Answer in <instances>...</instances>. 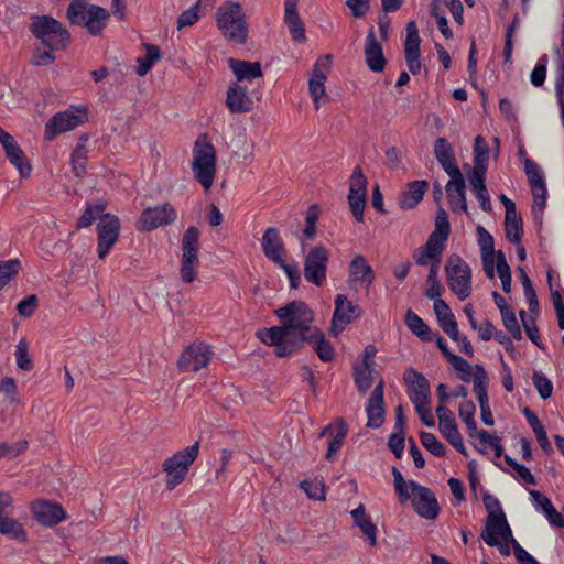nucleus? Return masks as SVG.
Segmentation results:
<instances>
[{"mask_svg": "<svg viewBox=\"0 0 564 564\" xmlns=\"http://www.w3.org/2000/svg\"><path fill=\"white\" fill-rule=\"evenodd\" d=\"M282 326L258 332L260 340L275 347V355L286 357L296 351L305 337L316 327H312L313 311L302 301H293L275 311Z\"/></svg>", "mask_w": 564, "mask_h": 564, "instance_id": "f257e3e1", "label": "nucleus"}, {"mask_svg": "<svg viewBox=\"0 0 564 564\" xmlns=\"http://www.w3.org/2000/svg\"><path fill=\"white\" fill-rule=\"evenodd\" d=\"M449 229L451 226L447 214L443 208H440L436 214L434 230L429 236L425 245L413 252V259L417 265L423 267L429 263L431 264L426 279L427 289L425 295L434 301L441 299L442 294V285L438 282V271Z\"/></svg>", "mask_w": 564, "mask_h": 564, "instance_id": "f03ea898", "label": "nucleus"}, {"mask_svg": "<svg viewBox=\"0 0 564 564\" xmlns=\"http://www.w3.org/2000/svg\"><path fill=\"white\" fill-rule=\"evenodd\" d=\"M217 29L228 41L243 44L248 37V25L242 4L227 0L215 12Z\"/></svg>", "mask_w": 564, "mask_h": 564, "instance_id": "7ed1b4c3", "label": "nucleus"}, {"mask_svg": "<svg viewBox=\"0 0 564 564\" xmlns=\"http://www.w3.org/2000/svg\"><path fill=\"white\" fill-rule=\"evenodd\" d=\"M192 171L205 191L213 186L216 176V149L206 137L198 138L195 142Z\"/></svg>", "mask_w": 564, "mask_h": 564, "instance_id": "20e7f679", "label": "nucleus"}, {"mask_svg": "<svg viewBox=\"0 0 564 564\" xmlns=\"http://www.w3.org/2000/svg\"><path fill=\"white\" fill-rule=\"evenodd\" d=\"M481 539L487 545L497 547L502 556H509L514 542H518L505 513L488 514Z\"/></svg>", "mask_w": 564, "mask_h": 564, "instance_id": "39448f33", "label": "nucleus"}, {"mask_svg": "<svg viewBox=\"0 0 564 564\" xmlns=\"http://www.w3.org/2000/svg\"><path fill=\"white\" fill-rule=\"evenodd\" d=\"M70 23L85 25L93 35L99 34L109 18L108 11L87 4L86 0H73L67 9Z\"/></svg>", "mask_w": 564, "mask_h": 564, "instance_id": "423d86ee", "label": "nucleus"}, {"mask_svg": "<svg viewBox=\"0 0 564 564\" xmlns=\"http://www.w3.org/2000/svg\"><path fill=\"white\" fill-rule=\"evenodd\" d=\"M31 30L34 36L51 51L64 48L69 41L66 29L57 20L46 15L33 18Z\"/></svg>", "mask_w": 564, "mask_h": 564, "instance_id": "0eeeda50", "label": "nucleus"}, {"mask_svg": "<svg viewBox=\"0 0 564 564\" xmlns=\"http://www.w3.org/2000/svg\"><path fill=\"white\" fill-rule=\"evenodd\" d=\"M198 453L199 443L196 442L164 460L162 468L166 474V487L170 490L184 481L188 467L197 458Z\"/></svg>", "mask_w": 564, "mask_h": 564, "instance_id": "6e6552de", "label": "nucleus"}, {"mask_svg": "<svg viewBox=\"0 0 564 564\" xmlns=\"http://www.w3.org/2000/svg\"><path fill=\"white\" fill-rule=\"evenodd\" d=\"M445 274L449 290L460 301L471 295V269L459 256L452 254L447 259Z\"/></svg>", "mask_w": 564, "mask_h": 564, "instance_id": "1a4fd4ad", "label": "nucleus"}, {"mask_svg": "<svg viewBox=\"0 0 564 564\" xmlns=\"http://www.w3.org/2000/svg\"><path fill=\"white\" fill-rule=\"evenodd\" d=\"M199 230L189 227L182 238L180 275L184 283H192L197 275Z\"/></svg>", "mask_w": 564, "mask_h": 564, "instance_id": "9d476101", "label": "nucleus"}, {"mask_svg": "<svg viewBox=\"0 0 564 564\" xmlns=\"http://www.w3.org/2000/svg\"><path fill=\"white\" fill-rule=\"evenodd\" d=\"M87 121V111L84 107H72L54 115L45 124L44 138L53 140L61 133L74 130Z\"/></svg>", "mask_w": 564, "mask_h": 564, "instance_id": "9b49d317", "label": "nucleus"}, {"mask_svg": "<svg viewBox=\"0 0 564 564\" xmlns=\"http://www.w3.org/2000/svg\"><path fill=\"white\" fill-rule=\"evenodd\" d=\"M524 172L533 196L532 213L535 217L542 215L546 200L547 189L542 169L531 159H524Z\"/></svg>", "mask_w": 564, "mask_h": 564, "instance_id": "f8f14e48", "label": "nucleus"}, {"mask_svg": "<svg viewBox=\"0 0 564 564\" xmlns=\"http://www.w3.org/2000/svg\"><path fill=\"white\" fill-rule=\"evenodd\" d=\"M329 250L322 246L313 247L306 254L304 261V278L307 282L321 286L326 281Z\"/></svg>", "mask_w": 564, "mask_h": 564, "instance_id": "ddd939ff", "label": "nucleus"}, {"mask_svg": "<svg viewBox=\"0 0 564 564\" xmlns=\"http://www.w3.org/2000/svg\"><path fill=\"white\" fill-rule=\"evenodd\" d=\"M367 178L361 169L356 166L349 182L348 204L357 221L364 220V209L367 198Z\"/></svg>", "mask_w": 564, "mask_h": 564, "instance_id": "4468645a", "label": "nucleus"}, {"mask_svg": "<svg viewBox=\"0 0 564 564\" xmlns=\"http://www.w3.org/2000/svg\"><path fill=\"white\" fill-rule=\"evenodd\" d=\"M177 213L175 208L165 203L155 207L145 208L137 221V228L142 231H150L158 227L175 221Z\"/></svg>", "mask_w": 564, "mask_h": 564, "instance_id": "2eb2a0df", "label": "nucleus"}, {"mask_svg": "<svg viewBox=\"0 0 564 564\" xmlns=\"http://www.w3.org/2000/svg\"><path fill=\"white\" fill-rule=\"evenodd\" d=\"M120 220L117 216L105 214L97 225V253L104 259L119 238Z\"/></svg>", "mask_w": 564, "mask_h": 564, "instance_id": "dca6fc26", "label": "nucleus"}, {"mask_svg": "<svg viewBox=\"0 0 564 564\" xmlns=\"http://www.w3.org/2000/svg\"><path fill=\"white\" fill-rule=\"evenodd\" d=\"M360 315V307L344 294L335 297L330 333L337 337L354 319Z\"/></svg>", "mask_w": 564, "mask_h": 564, "instance_id": "f3484780", "label": "nucleus"}, {"mask_svg": "<svg viewBox=\"0 0 564 564\" xmlns=\"http://www.w3.org/2000/svg\"><path fill=\"white\" fill-rule=\"evenodd\" d=\"M436 415L441 434L455 449L462 455L467 456L468 453L464 445L462 434L458 431L454 413L445 405H438L436 408Z\"/></svg>", "mask_w": 564, "mask_h": 564, "instance_id": "a211bd4d", "label": "nucleus"}, {"mask_svg": "<svg viewBox=\"0 0 564 564\" xmlns=\"http://www.w3.org/2000/svg\"><path fill=\"white\" fill-rule=\"evenodd\" d=\"M330 68V56L319 57L311 72L308 90L316 109L321 107L322 99L326 96L325 82Z\"/></svg>", "mask_w": 564, "mask_h": 564, "instance_id": "6ab92c4d", "label": "nucleus"}, {"mask_svg": "<svg viewBox=\"0 0 564 564\" xmlns=\"http://www.w3.org/2000/svg\"><path fill=\"white\" fill-rule=\"evenodd\" d=\"M411 501L416 513L425 519H435L440 507L434 494L426 487L416 484L409 492Z\"/></svg>", "mask_w": 564, "mask_h": 564, "instance_id": "aec40b11", "label": "nucleus"}, {"mask_svg": "<svg viewBox=\"0 0 564 564\" xmlns=\"http://www.w3.org/2000/svg\"><path fill=\"white\" fill-rule=\"evenodd\" d=\"M212 358L209 346L204 343L188 346L178 359V368L183 371H198L206 367Z\"/></svg>", "mask_w": 564, "mask_h": 564, "instance_id": "412c9836", "label": "nucleus"}, {"mask_svg": "<svg viewBox=\"0 0 564 564\" xmlns=\"http://www.w3.org/2000/svg\"><path fill=\"white\" fill-rule=\"evenodd\" d=\"M225 102L231 113L248 112L253 107V101L247 91L246 85L240 83L229 85Z\"/></svg>", "mask_w": 564, "mask_h": 564, "instance_id": "4be33fe9", "label": "nucleus"}, {"mask_svg": "<svg viewBox=\"0 0 564 564\" xmlns=\"http://www.w3.org/2000/svg\"><path fill=\"white\" fill-rule=\"evenodd\" d=\"M375 281V272L364 256H356L349 263L348 284L356 286L358 284L370 288Z\"/></svg>", "mask_w": 564, "mask_h": 564, "instance_id": "5701e85b", "label": "nucleus"}, {"mask_svg": "<svg viewBox=\"0 0 564 564\" xmlns=\"http://www.w3.org/2000/svg\"><path fill=\"white\" fill-rule=\"evenodd\" d=\"M404 380L408 384L409 398L413 404L430 402V384L423 375L410 369L405 371Z\"/></svg>", "mask_w": 564, "mask_h": 564, "instance_id": "b1692460", "label": "nucleus"}, {"mask_svg": "<svg viewBox=\"0 0 564 564\" xmlns=\"http://www.w3.org/2000/svg\"><path fill=\"white\" fill-rule=\"evenodd\" d=\"M261 246L264 256L272 262L279 264L284 261L285 248L280 232L274 227H269L263 232Z\"/></svg>", "mask_w": 564, "mask_h": 564, "instance_id": "393cba45", "label": "nucleus"}, {"mask_svg": "<svg viewBox=\"0 0 564 564\" xmlns=\"http://www.w3.org/2000/svg\"><path fill=\"white\" fill-rule=\"evenodd\" d=\"M368 422L367 425L372 429L381 426L384 420L383 408V381L380 380L375 387L366 406Z\"/></svg>", "mask_w": 564, "mask_h": 564, "instance_id": "a878e982", "label": "nucleus"}, {"mask_svg": "<svg viewBox=\"0 0 564 564\" xmlns=\"http://www.w3.org/2000/svg\"><path fill=\"white\" fill-rule=\"evenodd\" d=\"M31 510L34 518L44 525L57 524L66 518V513L59 505L47 501L34 502Z\"/></svg>", "mask_w": 564, "mask_h": 564, "instance_id": "bb28decb", "label": "nucleus"}, {"mask_svg": "<svg viewBox=\"0 0 564 564\" xmlns=\"http://www.w3.org/2000/svg\"><path fill=\"white\" fill-rule=\"evenodd\" d=\"M366 64L370 70L380 73L386 67V58L381 44L378 42L373 29H370L365 44Z\"/></svg>", "mask_w": 564, "mask_h": 564, "instance_id": "cd10ccee", "label": "nucleus"}, {"mask_svg": "<svg viewBox=\"0 0 564 564\" xmlns=\"http://www.w3.org/2000/svg\"><path fill=\"white\" fill-rule=\"evenodd\" d=\"M228 65L236 77L235 83L246 85L247 83H251L253 79L262 77V68L259 62L229 58Z\"/></svg>", "mask_w": 564, "mask_h": 564, "instance_id": "c85d7f7f", "label": "nucleus"}, {"mask_svg": "<svg viewBox=\"0 0 564 564\" xmlns=\"http://www.w3.org/2000/svg\"><path fill=\"white\" fill-rule=\"evenodd\" d=\"M350 516L352 518L354 525L360 530L368 543L371 546H376L378 529L371 521L370 516L367 514L365 506L359 505L356 509L350 511Z\"/></svg>", "mask_w": 564, "mask_h": 564, "instance_id": "c756f323", "label": "nucleus"}, {"mask_svg": "<svg viewBox=\"0 0 564 564\" xmlns=\"http://www.w3.org/2000/svg\"><path fill=\"white\" fill-rule=\"evenodd\" d=\"M445 191L452 210L467 213L464 176L449 180L445 186Z\"/></svg>", "mask_w": 564, "mask_h": 564, "instance_id": "7c9ffc66", "label": "nucleus"}, {"mask_svg": "<svg viewBox=\"0 0 564 564\" xmlns=\"http://www.w3.org/2000/svg\"><path fill=\"white\" fill-rule=\"evenodd\" d=\"M433 307L443 332L451 338H455L458 325L449 306L442 299H436Z\"/></svg>", "mask_w": 564, "mask_h": 564, "instance_id": "2f4dec72", "label": "nucleus"}, {"mask_svg": "<svg viewBox=\"0 0 564 564\" xmlns=\"http://www.w3.org/2000/svg\"><path fill=\"white\" fill-rule=\"evenodd\" d=\"M427 188L426 181H414L409 184L408 188L401 194L399 198V206L402 209L414 208L423 198Z\"/></svg>", "mask_w": 564, "mask_h": 564, "instance_id": "473e14b6", "label": "nucleus"}, {"mask_svg": "<svg viewBox=\"0 0 564 564\" xmlns=\"http://www.w3.org/2000/svg\"><path fill=\"white\" fill-rule=\"evenodd\" d=\"M347 432V425L343 421H338L335 426H327L323 430L321 433L322 436L327 434L332 435V440L328 443V449L326 454L327 459H333L337 452L340 449Z\"/></svg>", "mask_w": 564, "mask_h": 564, "instance_id": "72a5a7b5", "label": "nucleus"}, {"mask_svg": "<svg viewBox=\"0 0 564 564\" xmlns=\"http://www.w3.org/2000/svg\"><path fill=\"white\" fill-rule=\"evenodd\" d=\"M304 341H307L312 345L313 349L322 361H329L333 359L334 348L329 341L326 340L324 334L318 328L311 330V334L305 337Z\"/></svg>", "mask_w": 564, "mask_h": 564, "instance_id": "f704fd0d", "label": "nucleus"}, {"mask_svg": "<svg viewBox=\"0 0 564 564\" xmlns=\"http://www.w3.org/2000/svg\"><path fill=\"white\" fill-rule=\"evenodd\" d=\"M213 2L214 0H197L195 4L180 14L177 19V29L181 30L183 28L193 26L202 17L200 7L212 6Z\"/></svg>", "mask_w": 564, "mask_h": 564, "instance_id": "c9c22d12", "label": "nucleus"}, {"mask_svg": "<svg viewBox=\"0 0 564 564\" xmlns=\"http://www.w3.org/2000/svg\"><path fill=\"white\" fill-rule=\"evenodd\" d=\"M4 152L10 163L18 169L22 177H26L30 175L31 165L26 161L24 153L18 145V143L13 144L12 148L9 147L8 149L4 150Z\"/></svg>", "mask_w": 564, "mask_h": 564, "instance_id": "e433bc0d", "label": "nucleus"}, {"mask_svg": "<svg viewBox=\"0 0 564 564\" xmlns=\"http://www.w3.org/2000/svg\"><path fill=\"white\" fill-rule=\"evenodd\" d=\"M0 534L7 535L13 540L24 541L26 533L23 525L12 516L0 518Z\"/></svg>", "mask_w": 564, "mask_h": 564, "instance_id": "4c0bfd02", "label": "nucleus"}, {"mask_svg": "<svg viewBox=\"0 0 564 564\" xmlns=\"http://www.w3.org/2000/svg\"><path fill=\"white\" fill-rule=\"evenodd\" d=\"M420 43L417 28L414 21L406 24V39L404 43V55L409 57H420Z\"/></svg>", "mask_w": 564, "mask_h": 564, "instance_id": "58836bf2", "label": "nucleus"}, {"mask_svg": "<svg viewBox=\"0 0 564 564\" xmlns=\"http://www.w3.org/2000/svg\"><path fill=\"white\" fill-rule=\"evenodd\" d=\"M376 375L373 362L364 361L360 367L355 369V381L360 391H367L372 382Z\"/></svg>", "mask_w": 564, "mask_h": 564, "instance_id": "ea45409f", "label": "nucleus"}, {"mask_svg": "<svg viewBox=\"0 0 564 564\" xmlns=\"http://www.w3.org/2000/svg\"><path fill=\"white\" fill-rule=\"evenodd\" d=\"M505 231L509 241L521 242L522 220L517 213L505 215Z\"/></svg>", "mask_w": 564, "mask_h": 564, "instance_id": "a19ab883", "label": "nucleus"}, {"mask_svg": "<svg viewBox=\"0 0 564 564\" xmlns=\"http://www.w3.org/2000/svg\"><path fill=\"white\" fill-rule=\"evenodd\" d=\"M476 406L471 401H465L460 403L458 408V415L463 423L466 425L469 437L474 438L476 434V420H475Z\"/></svg>", "mask_w": 564, "mask_h": 564, "instance_id": "79ce46f5", "label": "nucleus"}, {"mask_svg": "<svg viewBox=\"0 0 564 564\" xmlns=\"http://www.w3.org/2000/svg\"><path fill=\"white\" fill-rule=\"evenodd\" d=\"M408 328L422 340L430 339V328L424 321L414 312L409 310L405 315Z\"/></svg>", "mask_w": 564, "mask_h": 564, "instance_id": "37998d69", "label": "nucleus"}, {"mask_svg": "<svg viewBox=\"0 0 564 564\" xmlns=\"http://www.w3.org/2000/svg\"><path fill=\"white\" fill-rule=\"evenodd\" d=\"M147 54L138 58L137 74L144 76L153 67V65L160 59V50L155 45H147Z\"/></svg>", "mask_w": 564, "mask_h": 564, "instance_id": "c03bdc74", "label": "nucleus"}, {"mask_svg": "<svg viewBox=\"0 0 564 564\" xmlns=\"http://www.w3.org/2000/svg\"><path fill=\"white\" fill-rule=\"evenodd\" d=\"M87 153L86 140L82 139L72 153L73 170L78 177H82L85 174Z\"/></svg>", "mask_w": 564, "mask_h": 564, "instance_id": "a18cd8bd", "label": "nucleus"}, {"mask_svg": "<svg viewBox=\"0 0 564 564\" xmlns=\"http://www.w3.org/2000/svg\"><path fill=\"white\" fill-rule=\"evenodd\" d=\"M392 474L394 478V488L398 498L401 503H405L409 501V492L414 488V486L417 482L413 480H404L402 474L397 468H393Z\"/></svg>", "mask_w": 564, "mask_h": 564, "instance_id": "49530a36", "label": "nucleus"}, {"mask_svg": "<svg viewBox=\"0 0 564 564\" xmlns=\"http://www.w3.org/2000/svg\"><path fill=\"white\" fill-rule=\"evenodd\" d=\"M105 208L104 204L88 205L77 221V228L89 227L97 218L100 219Z\"/></svg>", "mask_w": 564, "mask_h": 564, "instance_id": "de8ad7c7", "label": "nucleus"}, {"mask_svg": "<svg viewBox=\"0 0 564 564\" xmlns=\"http://www.w3.org/2000/svg\"><path fill=\"white\" fill-rule=\"evenodd\" d=\"M497 273L501 280L502 290L509 293L511 291V271L501 251L497 252Z\"/></svg>", "mask_w": 564, "mask_h": 564, "instance_id": "09e8293b", "label": "nucleus"}, {"mask_svg": "<svg viewBox=\"0 0 564 564\" xmlns=\"http://www.w3.org/2000/svg\"><path fill=\"white\" fill-rule=\"evenodd\" d=\"M420 440L425 449L434 456L442 457L445 455L444 444L440 442L434 434L429 432H421Z\"/></svg>", "mask_w": 564, "mask_h": 564, "instance_id": "8fccbe9b", "label": "nucleus"}, {"mask_svg": "<svg viewBox=\"0 0 564 564\" xmlns=\"http://www.w3.org/2000/svg\"><path fill=\"white\" fill-rule=\"evenodd\" d=\"M20 262L18 260H7L0 262V290L8 284L19 272Z\"/></svg>", "mask_w": 564, "mask_h": 564, "instance_id": "3c124183", "label": "nucleus"}, {"mask_svg": "<svg viewBox=\"0 0 564 564\" xmlns=\"http://www.w3.org/2000/svg\"><path fill=\"white\" fill-rule=\"evenodd\" d=\"M17 365L22 370L32 369V360L29 355V345L25 339H21L15 347Z\"/></svg>", "mask_w": 564, "mask_h": 564, "instance_id": "603ef678", "label": "nucleus"}, {"mask_svg": "<svg viewBox=\"0 0 564 564\" xmlns=\"http://www.w3.org/2000/svg\"><path fill=\"white\" fill-rule=\"evenodd\" d=\"M474 153V166H487L489 149L486 144L485 139L480 135L476 137L475 139Z\"/></svg>", "mask_w": 564, "mask_h": 564, "instance_id": "864d4df0", "label": "nucleus"}, {"mask_svg": "<svg viewBox=\"0 0 564 564\" xmlns=\"http://www.w3.org/2000/svg\"><path fill=\"white\" fill-rule=\"evenodd\" d=\"M547 55H542L530 75V82L535 87H541L546 77Z\"/></svg>", "mask_w": 564, "mask_h": 564, "instance_id": "5fc2aeb1", "label": "nucleus"}, {"mask_svg": "<svg viewBox=\"0 0 564 564\" xmlns=\"http://www.w3.org/2000/svg\"><path fill=\"white\" fill-rule=\"evenodd\" d=\"M284 22L289 28L293 41L301 43L306 41L304 23L300 17L285 19Z\"/></svg>", "mask_w": 564, "mask_h": 564, "instance_id": "6e6d98bb", "label": "nucleus"}, {"mask_svg": "<svg viewBox=\"0 0 564 564\" xmlns=\"http://www.w3.org/2000/svg\"><path fill=\"white\" fill-rule=\"evenodd\" d=\"M302 489L306 492V495L314 500H324L325 499V489L324 485L321 480H304L301 482Z\"/></svg>", "mask_w": 564, "mask_h": 564, "instance_id": "4d7b16f0", "label": "nucleus"}, {"mask_svg": "<svg viewBox=\"0 0 564 564\" xmlns=\"http://www.w3.org/2000/svg\"><path fill=\"white\" fill-rule=\"evenodd\" d=\"M533 383L542 399L545 400L552 395L553 384L543 373L534 372Z\"/></svg>", "mask_w": 564, "mask_h": 564, "instance_id": "13d9d810", "label": "nucleus"}, {"mask_svg": "<svg viewBox=\"0 0 564 564\" xmlns=\"http://www.w3.org/2000/svg\"><path fill=\"white\" fill-rule=\"evenodd\" d=\"M478 437L482 445H489L495 451V456L500 457L502 454V445L499 437L489 434L487 431H478L476 429L475 437Z\"/></svg>", "mask_w": 564, "mask_h": 564, "instance_id": "bf43d9fd", "label": "nucleus"}, {"mask_svg": "<svg viewBox=\"0 0 564 564\" xmlns=\"http://www.w3.org/2000/svg\"><path fill=\"white\" fill-rule=\"evenodd\" d=\"M501 317H502L503 326L511 334V336L514 339H520L521 338V328H520V325L517 321L514 313L509 310L503 311V313H501Z\"/></svg>", "mask_w": 564, "mask_h": 564, "instance_id": "052dcab7", "label": "nucleus"}, {"mask_svg": "<svg viewBox=\"0 0 564 564\" xmlns=\"http://www.w3.org/2000/svg\"><path fill=\"white\" fill-rule=\"evenodd\" d=\"M371 0H346V6L354 18H364L370 11Z\"/></svg>", "mask_w": 564, "mask_h": 564, "instance_id": "680f3d73", "label": "nucleus"}, {"mask_svg": "<svg viewBox=\"0 0 564 564\" xmlns=\"http://www.w3.org/2000/svg\"><path fill=\"white\" fill-rule=\"evenodd\" d=\"M477 239L481 253L495 251L494 238L482 226L477 227Z\"/></svg>", "mask_w": 564, "mask_h": 564, "instance_id": "e2e57ef3", "label": "nucleus"}, {"mask_svg": "<svg viewBox=\"0 0 564 564\" xmlns=\"http://www.w3.org/2000/svg\"><path fill=\"white\" fill-rule=\"evenodd\" d=\"M434 154L438 162L454 156L453 148L445 138L436 139L434 143Z\"/></svg>", "mask_w": 564, "mask_h": 564, "instance_id": "0e129e2a", "label": "nucleus"}, {"mask_svg": "<svg viewBox=\"0 0 564 564\" xmlns=\"http://www.w3.org/2000/svg\"><path fill=\"white\" fill-rule=\"evenodd\" d=\"M0 391L11 403L18 402V387L13 378H3L0 382Z\"/></svg>", "mask_w": 564, "mask_h": 564, "instance_id": "69168bd1", "label": "nucleus"}, {"mask_svg": "<svg viewBox=\"0 0 564 564\" xmlns=\"http://www.w3.org/2000/svg\"><path fill=\"white\" fill-rule=\"evenodd\" d=\"M389 447L397 458H400L404 451V430L395 431L389 437Z\"/></svg>", "mask_w": 564, "mask_h": 564, "instance_id": "338daca9", "label": "nucleus"}, {"mask_svg": "<svg viewBox=\"0 0 564 564\" xmlns=\"http://www.w3.org/2000/svg\"><path fill=\"white\" fill-rule=\"evenodd\" d=\"M487 166H474L473 170L468 174V182L471 191L486 186L485 185V175H486Z\"/></svg>", "mask_w": 564, "mask_h": 564, "instance_id": "774afa93", "label": "nucleus"}]
</instances>
